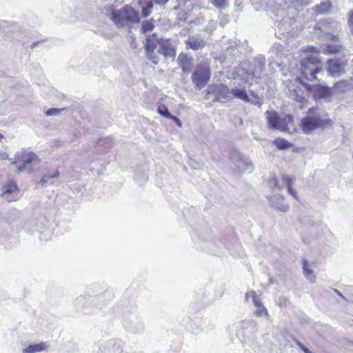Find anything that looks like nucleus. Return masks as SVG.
<instances>
[{
  "label": "nucleus",
  "instance_id": "nucleus-29",
  "mask_svg": "<svg viewBox=\"0 0 353 353\" xmlns=\"http://www.w3.org/2000/svg\"><path fill=\"white\" fill-rule=\"evenodd\" d=\"M154 2L151 0L146 3V6L142 8L141 14L143 17H148L152 12Z\"/></svg>",
  "mask_w": 353,
  "mask_h": 353
},
{
  "label": "nucleus",
  "instance_id": "nucleus-48",
  "mask_svg": "<svg viewBox=\"0 0 353 353\" xmlns=\"http://www.w3.org/2000/svg\"><path fill=\"white\" fill-rule=\"evenodd\" d=\"M281 63H279V61L273 62L272 61L269 63V67L274 68V65H275L277 67H279L281 65Z\"/></svg>",
  "mask_w": 353,
  "mask_h": 353
},
{
  "label": "nucleus",
  "instance_id": "nucleus-25",
  "mask_svg": "<svg viewBox=\"0 0 353 353\" xmlns=\"http://www.w3.org/2000/svg\"><path fill=\"white\" fill-rule=\"evenodd\" d=\"M59 175V172L58 171H56L52 175H45L43 176L39 183V185H41L42 187L46 186L47 185H52L54 183V179L58 177Z\"/></svg>",
  "mask_w": 353,
  "mask_h": 353
},
{
  "label": "nucleus",
  "instance_id": "nucleus-34",
  "mask_svg": "<svg viewBox=\"0 0 353 353\" xmlns=\"http://www.w3.org/2000/svg\"><path fill=\"white\" fill-rule=\"evenodd\" d=\"M347 26L351 35L353 36V10L348 13Z\"/></svg>",
  "mask_w": 353,
  "mask_h": 353
},
{
  "label": "nucleus",
  "instance_id": "nucleus-16",
  "mask_svg": "<svg viewBox=\"0 0 353 353\" xmlns=\"http://www.w3.org/2000/svg\"><path fill=\"white\" fill-rule=\"evenodd\" d=\"M158 52L165 57L174 58L176 54V48L168 40L161 39V46Z\"/></svg>",
  "mask_w": 353,
  "mask_h": 353
},
{
  "label": "nucleus",
  "instance_id": "nucleus-24",
  "mask_svg": "<svg viewBox=\"0 0 353 353\" xmlns=\"http://www.w3.org/2000/svg\"><path fill=\"white\" fill-rule=\"evenodd\" d=\"M303 274L306 277V279L311 283H314L316 280V276L314 274V272L309 269L308 264L307 263L306 260H303Z\"/></svg>",
  "mask_w": 353,
  "mask_h": 353
},
{
  "label": "nucleus",
  "instance_id": "nucleus-41",
  "mask_svg": "<svg viewBox=\"0 0 353 353\" xmlns=\"http://www.w3.org/2000/svg\"><path fill=\"white\" fill-rule=\"evenodd\" d=\"M148 59L151 60L154 64H157L159 59L157 57L154 55V53L148 54Z\"/></svg>",
  "mask_w": 353,
  "mask_h": 353
},
{
  "label": "nucleus",
  "instance_id": "nucleus-10",
  "mask_svg": "<svg viewBox=\"0 0 353 353\" xmlns=\"http://www.w3.org/2000/svg\"><path fill=\"white\" fill-rule=\"evenodd\" d=\"M1 191L2 195L4 196L9 202L16 201L19 199L18 188L16 183L13 181H10L4 185Z\"/></svg>",
  "mask_w": 353,
  "mask_h": 353
},
{
  "label": "nucleus",
  "instance_id": "nucleus-57",
  "mask_svg": "<svg viewBox=\"0 0 353 353\" xmlns=\"http://www.w3.org/2000/svg\"><path fill=\"white\" fill-rule=\"evenodd\" d=\"M139 4L141 6L143 4V1H139Z\"/></svg>",
  "mask_w": 353,
  "mask_h": 353
},
{
  "label": "nucleus",
  "instance_id": "nucleus-8",
  "mask_svg": "<svg viewBox=\"0 0 353 353\" xmlns=\"http://www.w3.org/2000/svg\"><path fill=\"white\" fill-rule=\"evenodd\" d=\"M231 160L239 172L251 171L253 170V164L249 158L238 151L234 152L232 154Z\"/></svg>",
  "mask_w": 353,
  "mask_h": 353
},
{
  "label": "nucleus",
  "instance_id": "nucleus-32",
  "mask_svg": "<svg viewBox=\"0 0 353 353\" xmlns=\"http://www.w3.org/2000/svg\"><path fill=\"white\" fill-rule=\"evenodd\" d=\"M340 46H326L323 52L327 54H335L340 50Z\"/></svg>",
  "mask_w": 353,
  "mask_h": 353
},
{
  "label": "nucleus",
  "instance_id": "nucleus-49",
  "mask_svg": "<svg viewBox=\"0 0 353 353\" xmlns=\"http://www.w3.org/2000/svg\"><path fill=\"white\" fill-rule=\"evenodd\" d=\"M172 119V120H174V121H176V123H177V125H178L179 126H181L182 123H181V121L179 120V119H178V118H177V117H176L175 116H172V117H171V119Z\"/></svg>",
  "mask_w": 353,
  "mask_h": 353
},
{
  "label": "nucleus",
  "instance_id": "nucleus-7",
  "mask_svg": "<svg viewBox=\"0 0 353 353\" xmlns=\"http://www.w3.org/2000/svg\"><path fill=\"white\" fill-rule=\"evenodd\" d=\"M210 77L208 68L205 66H198L192 75L193 83L199 88H203Z\"/></svg>",
  "mask_w": 353,
  "mask_h": 353
},
{
  "label": "nucleus",
  "instance_id": "nucleus-14",
  "mask_svg": "<svg viewBox=\"0 0 353 353\" xmlns=\"http://www.w3.org/2000/svg\"><path fill=\"white\" fill-rule=\"evenodd\" d=\"M103 352L106 353H121L123 352L122 343L118 340H110L102 345Z\"/></svg>",
  "mask_w": 353,
  "mask_h": 353
},
{
  "label": "nucleus",
  "instance_id": "nucleus-20",
  "mask_svg": "<svg viewBox=\"0 0 353 353\" xmlns=\"http://www.w3.org/2000/svg\"><path fill=\"white\" fill-rule=\"evenodd\" d=\"M48 345L46 343L41 342L37 344H32L28 345L27 347L22 350L23 353H36L46 350Z\"/></svg>",
  "mask_w": 353,
  "mask_h": 353
},
{
  "label": "nucleus",
  "instance_id": "nucleus-52",
  "mask_svg": "<svg viewBox=\"0 0 353 353\" xmlns=\"http://www.w3.org/2000/svg\"><path fill=\"white\" fill-rule=\"evenodd\" d=\"M84 301V298L83 297H79L77 299V303H80V302H83Z\"/></svg>",
  "mask_w": 353,
  "mask_h": 353
},
{
  "label": "nucleus",
  "instance_id": "nucleus-56",
  "mask_svg": "<svg viewBox=\"0 0 353 353\" xmlns=\"http://www.w3.org/2000/svg\"><path fill=\"white\" fill-rule=\"evenodd\" d=\"M309 112H310V114H312V113L313 112V109H312V108L310 109Z\"/></svg>",
  "mask_w": 353,
  "mask_h": 353
},
{
  "label": "nucleus",
  "instance_id": "nucleus-18",
  "mask_svg": "<svg viewBox=\"0 0 353 353\" xmlns=\"http://www.w3.org/2000/svg\"><path fill=\"white\" fill-rule=\"evenodd\" d=\"M17 159L19 161H22L26 165H29L34 162L39 161L37 156L31 152H28L25 150H22L17 153Z\"/></svg>",
  "mask_w": 353,
  "mask_h": 353
},
{
  "label": "nucleus",
  "instance_id": "nucleus-2",
  "mask_svg": "<svg viewBox=\"0 0 353 353\" xmlns=\"http://www.w3.org/2000/svg\"><path fill=\"white\" fill-rule=\"evenodd\" d=\"M319 63V59L314 54L308 55L302 59L299 62L301 77L310 81L316 80V74L322 71Z\"/></svg>",
  "mask_w": 353,
  "mask_h": 353
},
{
  "label": "nucleus",
  "instance_id": "nucleus-6",
  "mask_svg": "<svg viewBox=\"0 0 353 353\" xmlns=\"http://www.w3.org/2000/svg\"><path fill=\"white\" fill-rule=\"evenodd\" d=\"M125 329L132 334H140L143 332L145 327L141 318L134 314L126 315L123 320Z\"/></svg>",
  "mask_w": 353,
  "mask_h": 353
},
{
  "label": "nucleus",
  "instance_id": "nucleus-39",
  "mask_svg": "<svg viewBox=\"0 0 353 353\" xmlns=\"http://www.w3.org/2000/svg\"><path fill=\"white\" fill-rule=\"evenodd\" d=\"M299 6H307L312 3V0H296Z\"/></svg>",
  "mask_w": 353,
  "mask_h": 353
},
{
  "label": "nucleus",
  "instance_id": "nucleus-44",
  "mask_svg": "<svg viewBox=\"0 0 353 353\" xmlns=\"http://www.w3.org/2000/svg\"><path fill=\"white\" fill-rule=\"evenodd\" d=\"M157 5H159L161 6H165L169 0H152Z\"/></svg>",
  "mask_w": 353,
  "mask_h": 353
},
{
  "label": "nucleus",
  "instance_id": "nucleus-38",
  "mask_svg": "<svg viewBox=\"0 0 353 353\" xmlns=\"http://www.w3.org/2000/svg\"><path fill=\"white\" fill-rule=\"evenodd\" d=\"M268 185L270 188H277L278 181L275 177H272L268 181Z\"/></svg>",
  "mask_w": 353,
  "mask_h": 353
},
{
  "label": "nucleus",
  "instance_id": "nucleus-43",
  "mask_svg": "<svg viewBox=\"0 0 353 353\" xmlns=\"http://www.w3.org/2000/svg\"><path fill=\"white\" fill-rule=\"evenodd\" d=\"M288 192L292 195L297 201L299 200L298 194L294 189L291 187L287 188Z\"/></svg>",
  "mask_w": 353,
  "mask_h": 353
},
{
  "label": "nucleus",
  "instance_id": "nucleus-51",
  "mask_svg": "<svg viewBox=\"0 0 353 353\" xmlns=\"http://www.w3.org/2000/svg\"><path fill=\"white\" fill-rule=\"evenodd\" d=\"M334 292L338 294L339 296L342 297L343 299H345V297L343 296V294L338 290H334Z\"/></svg>",
  "mask_w": 353,
  "mask_h": 353
},
{
  "label": "nucleus",
  "instance_id": "nucleus-31",
  "mask_svg": "<svg viewBox=\"0 0 353 353\" xmlns=\"http://www.w3.org/2000/svg\"><path fill=\"white\" fill-rule=\"evenodd\" d=\"M157 112L161 116L168 119H171V117H172V115L170 113L168 109L163 105H160L158 106Z\"/></svg>",
  "mask_w": 353,
  "mask_h": 353
},
{
  "label": "nucleus",
  "instance_id": "nucleus-13",
  "mask_svg": "<svg viewBox=\"0 0 353 353\" xmlns=\"http://www.w3.org/2000/svg\"><path fill=\"white\" fill-rule=\"evenodd\" d=\"M323 121L319 117H305L301 120L302 130L305 133H308L312 130L321 127Z\"/></svg>",
  "mask_w": 353,
  "mask_h": 353
},
{
  "label": "nucleus",
  "instance_id": "nucleus-36",
  "mask_svg": "<svg viewBox=\"0 0 353 353\" xmlns=\"http://www.w3.org/2000/svg\"><path fill=\"white\" fill-rule=\"evenodd\" d=\"M64 109H59V108H50L48 109L46 114L48 116H53L59 114L61 111H63Z\"/></svg>",
  "mask_w": 353,
  "mask_h": 353
},
{
  "label": "nucleus",
  "instance_id": "nucleus-19",
  "mask_svg": "<svg viewBox=\"0 0 353 353\" xmlns=\"http://www.w3.org/2000/svg\"><path fill=\"white\" fill-rule=\"evenodd\" d=\"M157 44L161 46V41L157 38L156 34H153L151 37H148L145 39V50L148 54L154 53V50L157 47Z\"/></svg>",
  "mask_w": 353,
  "mask_h": 353
},
{
  "label": "nucleus",
  "instance_id": "nucleus-17",
  "mask_svg": "<svg viewBox=\"0 0 353 353\" xmlns=\"http://www.w3.org/2000/svg\"><path fill=\"white\" fill-rule=\"evenodd\" d=\"M177 61L183 70V72L185 74H189L192 68V58L191 57H189L187 54L181 53L178 56Z\"/></svg>",
  "mask_w": 353,
  "mask_h": 353
},
{
  "label": "nucleus",
  "instance_id": "nucleus-4",
  "mask_svg": "<svg viewBox=\"0 0 353 353\" xmlns=\"http://www.w3.org/2000/svg\"><path fill=\"white\" fill-rule=\"evenodd\" d=\"M265 115L269 127L282 132L288 131V125L293 123V117L291 115L281 118L274 111H266Z\"/></svg>",
  "mask_w": 353,
  "mask_h": 353
},
{
  "label": "nucleus",
  "instance_id": "nucleus-27",
  "mask_svg": "<svg viewBox=\"0 0 353 353\" xmlns=\"http://www.w3.org/2000/svg\"><path fill=\"white\" fill-rule=\"evenodd\" d=\"M154 28V20L151 19L150 20H145L142 22L141 24V32L145 34L151 32Z\"/></svg>",
  "mask_w": 353,
  "mask_h": 353
},
{
  "label": "nucleus",
  "instance_id": "nucleus-54",
  "mask_svg": "<svg viewBox=\"0 0 353 353\" xmlns=\"http://www.w3.org/2000/svg\"><path fill=\"white\" fill-rule=\"evenodd\" d=\"M250 296L252 297L250 292L246 293V294H245L246 299H248V297H250Z\"/></svg>",
  "mask_w": 353,
  "mask_h": 353
},
{
  "label": "nucleus",
  "instance_id": "nucleus-30",
  "mask_svg": "<svg viewBox=\"0 0 353 353\" xmlns=\"http://www.w3.org/2000/svg\"><path fill=\"white\" fill-rule=\"evenodd\" d=\"M255 315L257 316H265L268 320H270V315L269 314L268 310L264 305L256 307L255 311Z\"/></svg>",
  "mask_w": 353,
  "mask_h": 353
},
{
  "label": "nucleus",
  "instance_id": "nucleus-55",
  "mask_svg": "<svg viewBox=\"0 0 353 353\" xmlns=\"http://www.w3.org/2000/svg\"><path fill=\"white\" fill-rule=\"evenodd\" d=\"M220 24H221L222 26H223L225 25V23H223V21H220Z\"/></svg>",
  "mask_w": 353,
  "mask_h": 353
},
{
  "label": "nucleus",
  "instance_id": "nucleus-9",
  "mask_svg": "<svg viewBox=\"0 0 353 353\" xmlns=\"http://www.w3.org/2000/svg\"><path fill=\"white\" fill-rule=\"evenodd\" d=\"M301 83L308 90L312 92L314 97L319 99H324L331 95L330 88L325 85H311L307 83L303 82L302 79Z\"/></svg>",
  "mask_w": 353,
  "mask_h": 353
},
{
  "label": "nucleus",
  "instance_id": "nucleus-45",
  "mask_svg": "<svg viewBox=\"0 0 353 353\" xmlns=\"http://www.w3.org/2000/svg\"><path fill=\"white\" fill-rule=\"evenodd\" d=\"M8 158V154L3 150H0V160L7 159Z\"/></svg>",
  "mask_w": 353,
  "mask_h": 353
},
{
  "label": "nucleus",
  "instance_id": "nucleus-22",
  "mask_svg": "<svg viewBox=\"0 0 353 353\" xmlns=\"http://www.w3.org/2000/svg\"><path fill=\"white\" fill-rule=\"evenodd\" d=\"M332 5L330 1H325L315 6L314 10L318 14H327L331 12Z\"/></svg>",
  "mask_w": 353,
  "mask_h": 353
},
{
  "label": "nucleus",
  "instance_id": "nucleus-11",
  "mask_svg": "<svg viewBox=\"0 0 353 353\" xmlns=\"http://www.w3.org/2000/svg\"><path fill=\"white\" fill-rule=\"evenodd\" d=\"M346 64L339 60L330 59L327 61V71L330 75L340 76L345 72Z\"/></svg>",
  "mask_w": 353,
  "mask_h": 353
},
{
  "label": "nucleus",
  "instance_id": "nucleus-21",
  "mask_svg": "<svg viewBox=\"0 0 353 353\" xmlns=\"http://www.w3.org/2000/svg\"><path fill=\"white\" fill-rule=\"evenodd\" d=\"M334 88L337 91L346 92L351 90L353 88V82L352 79L341 80L336 82Z\"/></svg>",
  "mask_w": 353,
  "mask_h": 353
},
{
  "label": "nucleus",
  "instance_id": "nucleus-26",
  "mask_svg": "<svg viewBox=\"0 0 353 353\" xmlns=\"http://www.w3.org/2000/svg\"><path fill=\"white\" fill-rule=\"evenodd\" d=\"M274 145L279 150H285L290 148L292 144L285 139L276 138L274 141Z\"/></svg>",
  "mask_w": 353,
  "mask_h": 353
},
{
  "label": "nucleus",
  "instance_id": "nucleus-40",
  "mask_svg": "<svg viewBox=\"0 0 353 353\" xmlns=\"http://www.w3.org/2000/svg\"><path fill=\"white\" fill-rule=\"evenodd\" d=\"M303 52H314V53H318L319 52V50H317L316 48H315L314 46H308L306 48H304L303 50Z\"/></svg>",
  "mask_w": 353,
  "mask_h": 353
},
{
  "label": "nucleus",
  "instance_id": "nucleus-53",
  "mask_svg": "<svg viewBox=\"0 0 353 353\" xmlns=\"http://www.w3.org/2000/svg\"><path fill=\"white\" fill-rule=\"evenodd\" d=\"M332 27H333V28L337 30L338 29V24L336 23H335V22H333V26Z\"/></svg>",
  "mask_w": 353,
  "mask_h": 353
},
{
  "label": "nucleus",
  "instance_id": "nucleus-37",
  "mask_svg": "<svg viewBox=\"0 0 353 353\" xmlns=\"http://www.w3.org/2000/svg\"><path fill=\"white\" fill-rule=\"evenodd\" d=\"M283 181L286 184L287 188L292 186V179L288 175L283 176Z\"/></svg>",
  "mask_w": 353,
  "mask_h": 353
},
{
  "label": "nucleus",
  "instance_id": "nucleus-5",
  "mask_svg": "<svg viewBox=\"0 0 353 353\" xmlns=\"http://www.w3.org/2000/svg\"><path fill=\"white\" fill-rule=\"evenodd\" d=\"M208 94H214L215 96L214 101L216 102H225L226 100H231L232 99L231 90L222 83L209 85L207 88Z\"/></svg>",
  "mask_w": 353,
  "mask_h": 353
},
{
  "label": "nucleus",
  "instance_id": "nucleus-15",
  "mask_svg": "<svg viewBox=\"0 0 353 353\" xmlns=\"http://www.w3.org/2000/svg\"><path fill=\"white\" fill-rule=\"evenodd\" d=\"M269 200L272 206L281 212H288L290 209V205L285 203L284 196L282 194H278L270 196Z\"/></svg>",
  "mask_w": 353,
  "mask_h": 353
},
{
  "label": "nucleus",
  "instance_id": "nucleus-42",
  "mask_svg": "<svg viewBox=\"0 0 353 353\" xmlns=\"http://www.w3.org/2000/svg\"><path fill=\"white\" fill-rule=\"evenodd\" d=\"M296 344L299 347H300L303 351L304 353H313L301 342L297 341Z\"/></svg>",
  "mask_w": 353,
  "mask_h": 353
},
{
  "label": "nucleus",
  "instance_id": "nucleus-50",
  "mask_svg": "<svg viewBox=\"0 0 353 353\" xmlns=\"http://www.w3.org/2000/svg\"><path fill=\"white\" fill-rule=\"evenodd\" d=\"M252 103L254 105H257L259 107H261V102L259 100H256L254 102H252Z\"/></svg>",
  "mask_w": 353,
  "mask_h": 353
},
{
  "label": "nucleus",
  "instance_id": "nucleus-3",
  "mask_svg": "<svg viewBox=\"0 0 353 353\" xmlns=\"http://www.w3.org/2000/svg\"><path fill=\"white\" fill-rule=\"evenodd\" d=\"M265 57L260 56L254 60V68L251 72H246L247 68L245 65H243L239 69L237 72L245 83L252 85L254 81L256 83L257 80L263 75Z\"/></svg>",
  "mask_w": 353,
  "mask_h": 353
},
{
  "label": "nucleus",
  "instance_id": "nucleus-33",
  "mask_svg": "<svg viewBox=\"0 0 353 353\" xmlns=\"http://www.w3.org/2000/svg\"><path fill=\"white\" fill-rule=\"evenodd\" d=\"M250 293H251L252 299V301H253V303H254L255 307H258L263 305V303L261 301L259 298L257 296L256 292L250 291Z\"/></svg>",
  "mask_w": 353,
  "mask_h": 353
},
{
  "label": "nucleus",
  "instance_id": "nucleus-1",
  "mask_svg": "<svg viewBox=\"0 0 353 353\" xmlns=\"http://www.w3.org/2000/svg\"><path fill=\"white\" fill-rule=\"evenodd\" d=\"M111 19L119 27H125L140 21L139 12L128 5L124 6L119 10H113Z\"/></svg>",
  "mask_w": 353,
  "mask_h": 353
},
{
  "label": "nucleus",
  "instance_id": "nucleus-58",
  "mask_svg": "<svg viewBox=\"0 0 353 353\" xmlns=\"http://www.w3.org/2000/svg\"><path fill=\"white\" fill-rule=\"evenodd\" d=\"M11 164H12V165H14V164H16V161L12 162V163H11Z\"/></svg>",
  "mask_w": 353,
  "mask_h": 353
},
{
  "label": "nucleus",
  "instance_id": "nucleus-47",
  "mask_svg": "<svg viewBox=\"0 0 353 353\" xmlns=\"http://www.w3.org/2000/svg\"><path fill=\"white\" fill-rule=\"evenodd\" d=\"M330 36V39L334 42H337L339 41V37L338 34H329Z\"/></svg>",
  "mask_w": 353,
  "mask_h": 353
},
{
  "label": "nucleus",
  "instance_id": "nucleus-35",
  "mask_svg": "<svg viewBox=\"0 0 353 353\" xmlns=\"http://www.w3.org/2000/svg\"><path fill=\"white\" fill-rule=\"evenodd\" d=\"M283 50V46L280 44H274L270 49V52L272 54H275L276 56H279V54L281 53Z\"/></svg>",
  "mask_w": 353,
  "mask_h": 353
},
{
  "label": "nucleus",
  "instance_id": "nucleus-46",
  "mask_svg": "<svg viewBox=\"0 0 353 353\" xmlns=\"http://www.w3.org/2000/svg\"><path fill=\"white\" fill-rule=\"evenodd\" d=\"M27 166H28V165L23 163L22 165L17 166V172H21L24 171L27 168Z\"/></svg>",
  "mask_w": 353,
  "mask_h": 353
},
{
  "label": "nucleus",
  "instance_id": "nucleus-28",
  "mask_svg": "<svg viewBox=\"0 0 353 353\" xmlns=\"http://www.w3.org/2000/svg\"><path fill=\"white\" fill-rule=\"evenodd\" d=\"M209 1L219 10H224L228 7V0H209Z\"/></svg>",
  "mask_w": 353,
  "mask_h": 353
},
{
  "label": "nucleus",
  "instance_id": "nucleus-23",
  "mask_svg": "<svg viewBox=\"0 0 353 353\" xmlns=\"http://www.w3.org/2000/svg\"><path fill=\"white\" fill-rule=\"evenodd\" d=\"M232 98L235 97L243 101L250 102V98L245 89L234 88L231 90Z\"/></svg>",
  "mask_w": 353,
  "mask_h": 353
},
{
  "label": "nucleus",
  "instance_id": "nucleus-12",
  "mask_svg": "<svg viewBox=\"0 0 353 353\" xmlns=\"http://www.w3.org/2000/svg\"><path fill=\"white\" fill-rule=\"evenodd\" d=\"M186 49L199 50L205 47L206 41L201 34H193L185 41Z\"/></svg>",
  "mask_w": 353,
  "mask_h": 353
}]
</instances>
